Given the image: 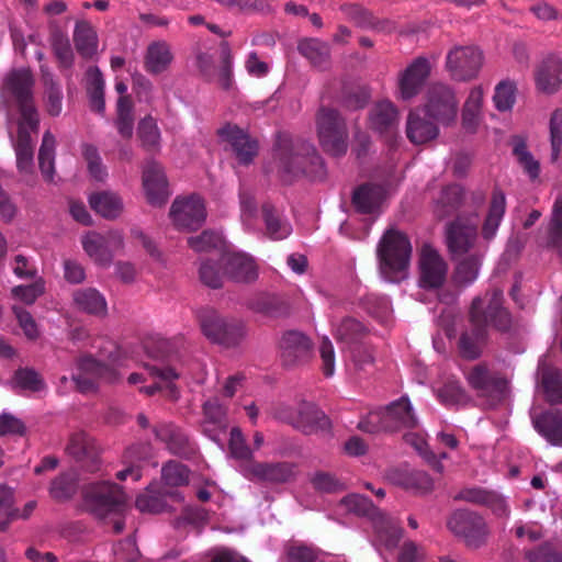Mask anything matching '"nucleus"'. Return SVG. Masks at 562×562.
Segmentation results:
<instances>
[{
	"label": "nucleus",
	"mask_w": 562,
	"mask_h": 562,
	"mask_svg": "<svg viewBox=\"0 0 562 562\" xmlns=\"http://www.w3.org/2000/svg\"><path fill=\"white\" fill-rule=\"evenodd\" d=\"M503 293L494 290L485 297H476L472 302L470 318L472 330L461 335L459 350L465 359H476L481 355V346L484 340L487 326H494L499 330H506L510 324V317L502 307Z\"/></svg>",
	"instance_id": "obj_1"
},
{
	"label": "nucleus",
	"mask_w": 562,
	"mask_h": 562,
	"mask_svg": "<svg viewBox=\"0 0 562 562\" xmlns=\"http://www.w3.org/2000/svg\"><path fill=\"white\" fill-rule=\"evenodd\" d=\"M34 83L32 71L23 67L10 70L2 86V99L8 117L14 121L11 109L15 106L20 113L18 121H26L31 128L38 126V114L33 98Z\"/></svg>",
	"instance_id": "obj_2"
},
{
	"label": "nucleus",
	"mask_w": 562,
	"mask_h": 562,
	"mask_svg": "<svg viewBox=\"0 0 562 562\" xmlns=\"http://www.w3.org/2000/svg\"><path fill=\"white\" fill-rule=\"evenodd\" d=\"M412 244L408 237L395 228L387 229L376 248L379 268L389 282H400L407 277L412 257Z\"/></svg>",
	"instance_id": "obj_3"
},
{
	"label": "nucleus",
	"mask_w": 562,
	"mask_h": 562,
	"mask_svg": "<svg viewBox=\"0 0 562 562\" xmlns=\"http://www.w3.org/2000/svg\"><path fill=\"white\" fill-rule=\"evenodd\" d=\"M276 155L283 173L293 177L305 175L313 180H321L326 175L322 157L307 142L283 139Z\"/></svg>",
	"instance_id": "obj_4"
},
{
	"label": "nucleus",
	"mask_w": 562,
	"mask_h": 562,
	"mask_svg": "<svg viewBox=\"0 0 562 562\" xmlns=\"http://www.w3.org/2000/svg\"><path fill=\"white\" fill-rule=\"evenodd\" d=\"M341 505L347 512L359 516L371 517L374 529L373 543L379 548V550L381 548H384L385 550H393L396 548L403 536V530L397 520L378 512L368 497L359 494L346 496L341 501Z\"/></svg>",
	"instance_id": "obj_5"
},
{
	"label": "nucleus",
	"mask_w": 562,
	"mask_h": 562,
	"mask_svg": "<svg viewBox=\"0 0 562 562\" xmlns=\"http://www.w3.org/2000/svg\"><path fill=\"white\" fill-rule=\"evenodd\" d=\"M121 351L117 347L108 341V347L101 352V359L83 357L77 363V372L72 374V381L76 387L82 392L94 391L97 384L101 381L114 382L117 374L113 367L121 366Z\"/></svg>",
	"instance_id": "obj_6"
},
{
	"label": "nucleus",
	"mask_w": 562,
	"mask_h": 562,
	"mask_svg": "<svg viewBox=\"0 0 562 562\" xmlns=\"http://www.w3.org/2000/svg\"><path fill=\"white\" fill-rule=\"evenodd\" d=\"M316 128L319 144L326 153L340 156L347 151L346 122L336 110L321 108L316 114Z\"/></svg>",
	"instance_id": "obj_7"
},
{
	"label": "nucleus",
	"mask_w": 562,
	"mask_h": 562,
	"mask_svg": "<svg viewBox=\"0 0 562 562\" xmlns=\"http://www.w3.org/2000/svg\"><path fill=\"white\" fill-rule=\"evenodd\" d=\"M200 323L207 339L226 348L239 346L247 336L244 323L227 319L214 310L203 311Z\"/></svg>",
	"instance_id": "obj_8"
},
{
	"label": "nucleus",
	"mask_w": 562,
	"mask_h": 562,
	"mask_svg": "<svg viewBox=\"0 0 562 562\" xmlns=\"http://www.w3.org/2000/svg\"><path fill=\"white\" fill-rule=\"evenodd\" d=\"M448 528L470 549L482 548L490 537L485 519L470 510H456L448 520Z\"/></svg>",
	"instance_id": "obj_9"
},
{
	"label": "nucleus",
	"mask_w": 562,
	"mask_h": 562,
	"mask_svg": "<svg viewBox=\"0 0 562 562\" xmlns=\"http://www.w3.org/2000/svg\"><path fill=\"white\" fill-rule=\"evenodd\" d=\"M82 495L86 507L100 518L111 513H121L125 501L121 488L105 481L86 485Z\"/></svg>",
	"instance_id": "obj_10"
},
{
	"label": "nucleus",
	"mask_w": 562,
	"mask_h": 562,
	"mask_svg": "<svg viewBox=\"0 0 562 562\" xmlns=\"http://www.w3.org/2000/svg\"><path fill=\"white\" fill-rule=\"evenodd\" d=\"M86 255L98 266L109 267L114 255L123 249L124 236L121 231H110L105 235L90 231L81 236Z\"/></svg>",
	"instance_id": "obj_11"
},
{
	"label": "nucleus",
	"mask_w": 562,
	"mask_h": 562,
	"mask_svg": "<svg viewBox=\"0 0 562 562\" xmlns=\"http://www.w3.org/2000/svg\"><path fill=\"white\" fill-rule=\"evenodd\" d=\"M446 240L453 258H461L471 252H484L479 245L477 224L469 218H458L450 223Z\"/></svg>",
	"instance_id": "obj_12"
},
{
	"label": "nucleus",
	"mask_w": 562,
	"mask_h": 562,
	"mask_svg": "<svg viewBox=\"0 0 562 562\" xmlns=\"http://www.w3.org/2000/svg\"><path fill=\"white\" fill-rule=\"evenodd\" d=\"M458 100L453 90L443 83H432L427 90L426 113L442 125L454 122Z\"/></svg>",
	"instance_id": "obj_13"
},
{
	"label": "nucleus",
	"mask_w": 562,
	"mask_h": 562,
	"mask_svg": "<svg viewBox=\"0 0 562 562\" xmlns=\"http://www.w3.org/2000/svg\"><path fill=\"white\" fill-rule=\"evenodd\" d=\"M483 64L482 52L474 46H456L449 50L446 68L450 76L459 81L474 78Z\"/></svg>",
	"instance_id": "obj_14"
},
{
	"label": "nucleus",
	"mask_w": 562,
	"mask_h": 562,
	"mask_svg": "<svg viewBox=\"0 0 562 562\" xmlns=\"http://www.w3.org/2000/svg\"><path fill=\"white\" fill-rule=\"evenodd\" d=\"M169 215L178 229L195 231L206 218L204 201L199 195L177 198L172 202Z\"/></svg>",
	"instance_id": "obj_15"
},
{
	"label": "nucleus",
	"mask_w": 562,
	"mask_h": 562,
	"mask_svg": "<svg viewBox=\"0 0 562 562\" xmlns=\"http://www.w3.org/2000/svg\"><path fill=\"white\" fill-rule=\"evenodd\" d=\"M418 285L426 290H436L443 285L448 265L431 246L424 245L418 259Z\"/></svg>",
	"instance_id": "obj_16"
},
{
	"label": "nucleus",
	"mask_w": 562,
	"mask_h": 562,
	"mask_svg": "<svg viewBox=\"0 0 562 562\" xmlns=\"http://www.w3.org/2000/svg\"><path fill=\"white\" fill-rule=\"evenodd\" d=\"M12 125V119L9 116L8 130L15 151L16 167L20 173L29 176L33 173L34 169V147L30 133L35 132L37 126L35 128H31L26 121H16L18 135L16 138H14L11 131Z\"/></svg>",
	"instance_id": "obj_17"
},
{
	"label": "nucleus",
	"mask_w": 562,
	"mask_h": 562,
	"mask_svg": "<svg viewBox=\"0 0 562 562\" xmlns=\"http://www.w3.org/2000/svg\"><path fill=\"white\" fill-rule=\"evenodd\" d=\"M241 474L248 480L268 483H286L294 477V467L288 462H248L240 468Z\"/></svg>",
	"instance_id": "obj_18"
},
{
	"label": "nucleus",
	"mask_w": 562,
	"mask_h": 562,
	"mask_svg": "<svg viewBox=\"0 0 562 562\" xmlns=\"http://www.w3.org/2000/svg\"><path fill=\"white\" fill-rule=\"evenodd\" d=\"M143 188L149 204L160 206L169 198L168 182L162 167L155 160H149L143 169Z\"/></svg>",
	"instance_id": "obj_19"
},
{
	"label": "nucleus",
	"mask_w": 562,
	"mask_h": 562,
	"mask_svg": "<svg viewBox=\"0 0 562 562\" xmlns=\"http://www.w3.org/2000/svg\"><path fill=\"white\" fill-rule=\"evenodd\" d=\"M221 263L226 269L227 278L237 283H250L258 278L255 259L245 252H228L222 256Z\"/></svg>",
	"instance_id": "obj_20"
},
{
	"label": "nucleus",
	"mask_w": 562,
	"mask_h": 562,
	"mask_svg": "<svg viewBox=\"0 0 562 562\" xmlns=\"http://www.w3.org/2000/svg\"><path fill=\"white\" fill-rule=\"evenodd\" d=\"M312 350L311 339L301 331H286L280 340L281 358L286 366H294L307 360Z\"/></svg>",
	"instance_id": "obj_21"
},
{
	"label": "nucleus",
	"mask_w": 562,
	"mask_h": 562,
	"mask_svg": "<svg viewBox=\"0 0 562 562\" xmlns=\"http://www.w3.org/2000/svg\"><path fill=\"white\" fill-rule=\"evenodd\" d=\"M430 65L426 58H416L400 76L398 90L403 100H411L420 91L429 76Z\"/></svg>",
	"instance_id": "obj_22"
},
{
	"label": "nucleus",
	"mask_w": 562,
	"mask_h": 562,
	"mask_svg": "<svg viewBox=\"0 0 562 562\" xmlns=\"http://www.w3.org/2000/svg\"><path fill=\"white\" fill-rule=\"evenodd\" d=\"M535 81L539 91L555 93L562 86V60L553 55L543 58L536 68Z\"/></svg>",
	"instance_id": "obj_23"
},
{
	"label": "nucleus",
	"mask_w": 562,
	"mask_h": 562,
	"mask_svg": "<svg viewBox=\"0 0 562 562\" xmlns=\"http://www.w3.org/2000/svg\"><path fill=\"white\" fill-rule=\"evenodd\" d=\"M218 134L224 142L232 146L240 164H249L257 155V142L237 126L226 125L220 130Z\"/></svg>",
	"instance_id": "obj_24"
},
{
	"label": "nucleus",
	"mask_w": 562,
	"mask_h": 562,
	"mask_svg": "<svg viewBox=\"0 0 562 562\" xmlns=\"http://www.w3.org/2000/svg\"><path fill=\"white\" fill-rule=\"evenodd\" d=\"M288 422L304 434H313L329 427V420L315 405L303 403Z\"/></svg>",
	"instance_id": "obj_25"
},
{
	"label": "nucleus",
	"mask_w": 562,
	"mask_h": 562,
	"mask_svg": "<svg viewBox=\"0 0 562 562\" xmlns=\"http://www.w3.org/2000/svg\"><path fill=\"white\" fill-rule=\"evenodd\" d=\"M389 431H397L402 428H414L417 425V417L412 404L406 396L392 402L383 407Z\"/></svg>",
	"instance_id": "obj_26"
},
{
	"label": "nucleus",
	"mask_w": 562,
	"mask_h": 562,
	"mask_svg": "<svg viewBox=\"0 0 562 562\" xmlns=\"http://www.w3.org/2000/svg\"><path fill=\"white\" fill-rule=\"evenodd\" d=\"M65 451L76 460H90L91 467H89V470L91 472L100 469L99 452L95 443L85 431H76L71 434Z\"/></svg>",
	"instance_id": "obj_27"
},
{
	"label": "nucleus",
	"mask_w": 562,
	"mask_h": 562,
	"mask_svg": "<svg viewBox=\"0 0 562 562\" xmlns=\"http://www.w3.org/2000/svg\"><path fill=\"white\" fill-rule=\"evenodd\" d=\"M75 307L86 314L104 317L108 314V303L104 295L94 288L77 289L72 293Z\"/></svg>",
	"instance_id": "obj_28"
},
{
	"label": "nucleus",
	"mask_w": 562,
	"mask_h": 562,
	"mask_svg": "<svg viewBox=\"0 0 562 562\" xmlns=\"http://www.w3.org/2000/svg\"><path fill=\"white\" fill-rule=\"evenodd\" d=\"M72 41L76 50L87 59H93L99 52V36L95 27L88 21H78L75 24Z\"/></svg>",
	"instance_id": "obj_29"
},
{
	"label": "nucleus",
	"mask_w": 562,
	"mask_h": 562,
	"mask_svg": "<svg viewBox=\"0 0 562 562\" xmlns=\"http://www.w3.org/2000/svg\"><path fill=\"white\" fill-rule=\"evenodd\" d=\"M157 439L164 442L168 450L177 456L188 457L194 452V447L180 428L172 424H161L154 429Z\"/></svg>",
	"instance_id": "obj_30"
},
{
	"label": "nucleus",
	"mask_w": 562,
	"mask_h": 562,
	"mask_svg": "<svg viewBox=\"0 0 562 562\" xmlns=\"http://www.w3.org/2000/svg\"><path fill=\"white\" fill-rule=\"evenodd\" d=\"M386 198V190L380 184H363L359 187L352 196L356 209L364 214L376 212Z\"/></svg>",
	"instance_id": "obj_31"
},
{
	"label": "nucleus",
	"mask_w": 562,
	"mask_h": 562,
	"mask_svg": "<svg viewBox=\"0 0 562 562\" xmlns=\"http://www.w3.org/2000/svg\"><path fill=\"white\" fill-rule=\"evenodd\" d=\"M173 60L170 45L165 41H156L147 46L144 67L147 72L158 75L166 71Z\"/></svg>",
	"instance_id": "obj_32"
},
{
	"label": "nucleus",
	"mask_w": 562,
	"mask_h": 562,
	"mask_svg": "<svg viewBox=\"0 0 562 562\" xmlns=\"http://www.w3.org/2000/svg\"><path fill=\"white\" fill-rule=\"evenodd\" d=\"M457 498L473 504L485 505L499 516L508 514L505 499L492 491L480 487L465 488L458 494Z\"/></svg>",
	"instance_id": "obj_33"
},
{
	"label": "nucleus",
	"mask_w": 562,
	"mask_h": 562,
	"mask_svg": "<svg viewBox=\"0 0 562 562\" xmlns=\"http://www.w3.org/2000/svg\"><path fill=\"white\" fill-rule=\"evenodd\" d=\"M536 430L552 446L562 447V412L549 411L533 419Z\"/></svg>",
	"instance_id": "obj_34"
},
{
	"label": "nucleus",
	"mask_w": 562,
	"mask_h": 562,
	"mask_svg": "<svg viewBox=\"0 0 562 562\" xmlns=\"http://www.w3.org/2000/svg\"><path fill=\"white\" fill-rule=\"evenodd\" d=\"M167 497L181 501L179 493L161 494L157 484H149L146 491L136 498V507L142 513L159 514L168 509Z\"/></svg>",
	"instance_id": "obj_35"
},
{
	"label": "nucleus",
	"mask_w": 562,
	"mask_h": 562,
	"mask_svg": "<svg viewBox=\"0 0 562 562\" xmlns=\"http://www.w3.org/2000/svg\"><path fill=\"white\" fill-rule=\"evenodd\" d=\"M91 209L106 220L117 218L124 209L122 199L114 192L102 191L89 196Z\"/></svg>",
	"instance_id": "obj_36"
},
{
	"label": "nucleus",
	"mask_w": 562,
	"mask_h": 562,
	"mask_svg": "<svg viewBox=\"0 0 562 562\" xmlns=\"http://www.w3.org/2000/svg\"><path fill=\"white\" fill-rule=\"evenodd\" d=\"M12 390L19 393L41 394L47 390L44 379L30 368L18 369L9 382Z\"/></svg>",
	"instance_id": "obj_37"
},
{
	"label": "nucleus",
	"mask_w": 562,
	"mask_h": 562,
	"mask_svg": "<svg viewBox=\"0 0 562 562\" xmlns=\"http://www.w3.org/2000/svg\"><path fill=\"white\" fill-rule=\"evenodd\" d=\"M506 210V196L504 192L496 189L493 191L487 215L483 223L482 235L491 240L496 235Z\"/></svg>",
	"instance_id": "obj_38"
},
{
	"label": "nucleus",
	"mask_w": 562,
	"mask_h": 562,
	"mask_svg": "<svg viewBox=\"0 0 562 562\" xmlns=\"http://www.w3.org/2000/svg\"><path fill=\"white\" fill-rule=\"evenodd\" d=\"M406 134L408 139L414 144H425L438 135L437 126L420 117L418 112L412 111L407 119Z\"/></svg>",
	"instance_id": "obj_39"
},
{
	"label": "nucleus",
	"mask_w": 562,
	"mask_h": 562,
	"mask_svg": "<svg viewBox=\"0 0 562 562\" xmlns=\"http://www.w3.org/2000/svg\"><path fill=\"white\" fill-rule=\"evenodd\" d=\"M203 429L212 439L216 437L212 432L226 429V408L218 398H210L203 404Z\"/></svg>",
	"instance_id": "obj_40"
},
{
	"label": "nucleus",
	"mask_w": 562,
	"mask_h": 562,
	"mask_svg": "<svg viewBox=\"0 0 562 562\" xmlns=\"http://www.w3.org/2000/svg\"><path fill=\"white\" fill-rule=\"evenodd\" d=\"M544 245L562 260V198L553 204Z\"/></svg>",
	"instance_id": "obj_41"
},
{
	"label": "nucleus",
	"mask_w": 562,
	"mask_h": 562,
	"mask_svg": "<svg viewBox=\"0 0 562 562\" xmlns=\"http://www.w3.org/2000/svg\"><path fill=\"white\" fill-rule=\"evenodd\" d=\"M397 121V110L390 101L379 102L370 113L371 127L379 133L392 132Z\"/></svg>",
	"instance_id": "obj_42"
},
{
	"label": "nucleus",
	"mask_w": 562,
	"mask_h": 562,
	"mask_svg": "<svg viewBox=\"0 0 562 562\" xmlns=\"http://www.w3.org/2000/svg\"><path fill=\"white\" fill-rule=\"evenodd\" d=\"M42 81L44 85V102L46 111L52 116H58L63 109V93L60 87L54 81L48 69L41 66Z\"/></svg>",
	"instance_id": "obj_43"
},
{
	"label": "nucleus",
	"mask_w": 562,
	"mask_h": 562,
	"mask_svg": "<svg viewBox=\"0 0 562 562\" xmlns=\"http://www.w3.org/2000/svg\"><path fill=\"white\" fill-rule=\"evenodd\" d=\"M267 235L274 240L286 238L292 233L291 224L271 205L262 206Z\"/></svg>",
	"instance_id": "obj_44"
},
{
	"label": "nucleus",
	"mask_w": 562,
	"mask_h": 562,
	"mask_svg": "<svg viewBox=\"0 0 562 562\" xmlns=\"http://www.w3.org/2000/svg\"><path fill=\"white\" fill-rule=\"evenodd\" d=\"M483 255L484 252H471L470 255L457 258L459 262L453 278L458 284L469 285L476 280Z\"/></svg>",
	"instance_id": "obj_45"
},
{
	"label": "nucleus",
	"mask_w": 562,
	"mask_h": 562,
	"mask_svg": "<svg viewBox=\"0 0 562 562\" xmlns=\"http://www.w3.org/2000/svg\"><path fill=\"white\" fill-rule=\"evenodd\" d=\"M55 136L46 131L38 151V165L44 179L48 182H52L55 176Z\"/></svg>",
	"instance_id": "obj_46"
},
{
	"label": "nucleus",
	"mask_w": 562,
	"mask_h": 562,
	"mask_svg": "<svg viewBox=\"0 0 562 562\" xmlns=\"http://www.w3.org/2000/svg\"><path fill=\"white\" fill-rule=\"evenodd\" d=\"M366 331L367 327L353 317L342 318L334 328L337 341L346 346L358 342Z\"/></svg>",
	"instance_id": "obj_47"
},
{
	"label": "nucleus",
	"mask_w": 562,
	"mask_h": 562,
	"mask_svg": "<svg viewBox=\"0 0 562 562\" xmlns=\"http://www.w3.org/2000/svg\"><path fill=\"white\" fill-rule=\"evenodd\" d=\"M483 89L474 87L471 89L462 111V123L464 128L474 131L479 124L483 104Z\"/></svg>",
	"instance_id": "obj_48"
},
{
	"label": "nucleus",
	"mask_w": 562,
	"mask_h": 562,
	"mask_svg": "<svg viewBox=\"0 0 562 562\" xmlns=\"http://www.w3.org/2000/svg\"><path fill=\"white\" fill-rule=\"evenodd\" d=\"M467 380L480 396H487L498 389V381L490 374L487 368L477 364L467 374Z\"/></svg>",
	"instance_id": "obj_49"
},
{
	"label": "nucleus",
	"mask_w": 562,
	"mask_h": 562,
	"mask_svg": "<svg viewBox=\"0 0 562 562\" xmlns=\"http://www.w3.org/2000/svg\"><path fill=\"white\" fill-rule=\"evenodd\" d=\"M299 50L315 67H325L329 61V47L319 40L307 38L301 41L299 43Z\"/></svg>",
	"instance_id": "obj_50"
},
{
	"label": "nucleus",
	"mask_w": 562,
	"mask_h": 562,
	"mask_svg": "<svg viewBox=\"0 0 562 562\" xmlns=\"http://www.w3.org/2000/svg\"><path fill=\"white\" fill-rule=\"evenodd\" d=\"M404 440L406 443L414 447V449L429 463L435 471L438 473L443 472V465L441 463L442 459H446L447 453L442 452L439 454V458L429 450L428 445L422 434L418 432H406L404 435Z\"/></svg>",
	"instance_id": "obj_51"
},
{
	"label": "nucleus",
	"mask_w": 562,
	"mask_h": 562,
	"mask_svg": "<svg viewBox=\"0 0 562 562\" xmlns=\"http://www.w3.org/2000/svg\"><path fill=\"white\" fill-rule=\"evenodd\" d=\"M114 125L123 138H131L134 132L133 105L128 97H120L116 105Z\"/></svg>",
	"instance_id": "obj_52"
},
{
	"label": "nucleus",
	"mask_w": 562,
	"mask_h": 562,
	"mask_svg": "<svg viewBox=\"0 0 562 562\" xmlns=\"http://www.w3.org/2000/svg\"><path fill=\"white\" fill-rule=\"evenodd\" d=\"M137 135L146 150L159 149L161 134L157 121L153 116L147 115L139 121Z\"/></svg>",
	"instance_id": "obj_53"
},
{
	"label": "nucleus",
	"mask_w": 562,
	"mask_h": 562,
	"mask_svg": "<svg viewBox=\"0 0 562 562\" xmlns=\"http://www.w3.org/2000/svg\"><path fill=\"white\" fill-rule=\"evenodd\" d=\"M463 200V189L452 184L443 189L435 203V213L438 217H445L456 210Z\"/></svg>",
	"instance_id": "obj_54"
},
{
	"label": "nucleus",
	"mask_w": 562,
	"mask_h": 562,
	"mask_svg": "<svg viewBox=\"0 0 562 562\" xmlns=\"http://www.w3.org/2000/svg\"><path fill=\"white\" fill-rule=\"evenodd\" d=\"M82 156L90 177L95 181L103 182L108 178V169L102 162L98 148L91 144H83Z\"/></svg>",
	"instance_id": "obj_55"
},
{
	"label": "nucleus",
	"mask_w": 562,
	"mask_h": 562,
	"mask_svg": "<svg viewBox=\"0 0 562 562\" xmlns=\"http://www.w3.org/2000/svg\"><path fill=\"white\" fill-rule=\"evenodd\" d=\"M435 393L439 402L448 407L463 405L468 402L464 390L454 380L435 389Z\"/></svg>",
	"instance_id": "obj_56"
},
{
	"label": "nucleus",
	"mask_w": 562,
	"mask_h": 562,
	"mask_svg": "<svg viewBox=\"0 0 562 562\" xmlns=\"http://www.w3.org/2000/svg\"><path fill=\"white\" fill-rule=\"evenodd\" d=\"M14 505V491L4 485L0 484V530L4 531L10 521L15 519L18 509Z\"/></svg>",
	"instance_id": "obj_57"
},
{
	"label": "nucleus",
	"mask_w": 562,
	"mask_h": 562,
	"mask_svg": "<svg viewBox=\"0 0 562 562\" xmlns=\"http://www.w3.org/2000/svg\"><path fill=\"white\" fill-rule=\"evenodd\" d=\"M542 389L550 403L562 402V382L560 373L552 369L542 370Z\"/></svg>",
	"instance_id": "obj_58"
},
{
	"label": "nucleus",
	"mask_w": 562,
	"mask_h": 562,
	"mask_svg": "<svg viewBox=\"0 0 562 562\" xmlns=\"http://www.w3.org/2000/svg\"><path fill=\"white\" fill-rule=\"evenodd\" d=\"M199 276L202 283L212 289L221 288L224 279L227 278L226 269L224 268V271H222L221 267L212 260L201 263Z\"/></svg>",
	"instance_id": "obj_59"
},
{
	"label": "nucleus",
	"mask_w": 562,
	"mask_h": 562,
	"mask_svg": "<svg viewBox=\"0 0 562 562\" xmlns=\"http://www.w3.org/2000/svg\"><path fill=\"white\" fill-rule=\"evenodd\" d=\"M385 420L383 407H378L370 411L358 423V428L368 434H378L381 431H389Z\"/></svg>",
	"instance_id": "obj_60"
},
{
	"label": "nucleus",
	"mask_w": 562,
	"mask_h": 562,
	"mask_svg": "<svg viewBox=\"0 0 562 562\" xmlns=\"http://www.w3.org/2000/svg\"><path fill=\"white\" fill-rule=\"evenodd\" d=\"M161 477L167 485H183L189 481V470L179 462L170 461L162 467Z\"/></svg>",
	"instance_id": "obj_61"
},
{
	"label": "nucleus",
	"mask_w": 562,
	"mask_h": 562,
	"mask_svg": "<svg viewBox=\"0 0 562 562\" xmlns=\"http://www.w3.org/2000/svg\"><path fill=\"white\" fill-rule=\"evenodd\" d=\"M76 492V477L74 474H63L52 482L49 493L57 501L70 498Z\"/></svg>",
	"instance_id": "obj_62"
},
{
	"label": "nucleus",
	"mask_w": 562,
	"mask_h": 562,
	"mask_svg": "<svg viewBox=\"0 0 562 562\" xmlns=\"http://www.w3.org/2000/svg\"><path fill=\"white\" fill-rule=\"evenodd\" d=\"M44 281L38 279L29 285L14 286L11 290V295L14 300H18L26 305H32L37 300V297L44 293Z\"/></svg>",
	"instance_id": "obj_63"
},
{
	"label": "nucleus",
	"mask_w": 562,
	"mask_h": 562,
	"mask_svg": "<svg viewBox=\"0 0 562 562\" xmlns=\"http://www.w3.org/2000/svg\"><path fill=\"white\" fill-rule=\"evenodd\" d=\"M550 142H551V160L555 161L559 158L562 149V110L553 111L550 123Z\"/></svg>",
	"instance_id": "obj_64"
}]
</instances>
